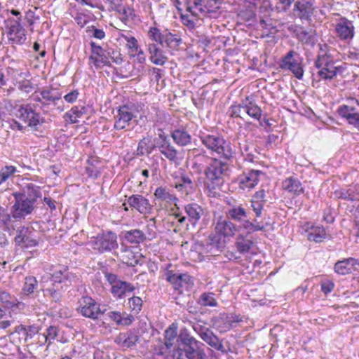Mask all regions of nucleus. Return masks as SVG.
I'll return each mask as SVG.
<instances>
[{"label":"nucleus","mask_w":359,"mask_h":359,"mask_svg":"<svg viewBox=\"0 0 359 359\" xmlns=\"http://www.w3.org/2000/svg\"><path fill=\"white\" fill-rule=\"evenodd\" d=\"M313 4L308 0H299L295 1L293 13L302 21L311 22L314 13Z\"/></svg>","instance_id":"19"},{"label":"nucleus","mask_w":359,"mask_h":359,"mask_svg":"<svg viewBox=\"0 0 359 359\" xmlns=\"http://www.w3.org/2000/svg\"><path fill=\"white\" fill-rule=\"evenodd\" d=\"M158 149L161 154H162L169 161L175 162L177 158V151L172 145L170 142H164L158 145Z\"/></svg>","instance_id":"37"},{"label":"nucleus","mask_w":359,"mask_h":359,"mask_svg":"<svg viewBox=\"0 0 359 359\" xmlns=\"http://www.w3.org/2000/svg\"><path fill=\"white\" fill-rule=\"evenodd\" d=\"M114 118V128L116 130L126 129L133 123L138 124V120L136 119V116L133 109L128 105L120 106L117 109V114Z\"/></svg>","instance_id":"12"},{"label":"nucleus","mask_w":359,"mask_h":359,"mask_svg":"<svg viewBox=\"0 0 359 359\" xmlns=\"http://www.w3.org/2000/svg\"><path fill=\"white\" fill-rule=\"evenodd\" d=\"M187 359H206L203 344L191 335L187 329H181L177 339Z\"/></svg>","instance_id":"2"},{"label":"nucleus","mask_w":359,"mask_h":359,"mask_svg":"<svg viewBox=\"0 0 359 359\" xmlns=\"http://www.w3.org/2000/svg\"><path fill=\"white\" fill-rule=\"evenodd\" d=\"M178 335L176 327H172V326L167 328L165 332V339L170 341H173L175 338L177 340Z\"/></svg>","instance_id":"58"},{"label":"nucleus","mask_w":359,"mask_h":359,"mask_svg":"<svg viewBox=\"0 0 359 359\" xmlns=\"http://www.w3.org/2000/svg\"><path fill=\"white\" fill-rule=\"evenodd\" d=\"M237 230V226L228 218L219 219L215 226V231L217 233L223 236L224 238L233 237Z\"/></svg>","instance_id":"25"},{"label":"nucleus","mask_w":359,"mask_h":359,"mask_svg":"<svg viewBox=\"0 0 359 359\" xmlns=\"http://www.w3.org/2000/svg\"><path fill=\"white\" fill-rule=\"evenodd\" d=\"M117 236L112 231L99 233L91 238L90 244L91 247L100 253L109 252L118 247Z\"/></svg>","instance_id":"10"},{"label":"nucleus","mask_w":359,"mask_h":359,"mask_svg":"<svg viewBox=\"0 0 359 359\" xmlns=\"http://www.w3.org/2000/svg\"><path fill=\"white\" fill-rule=\"evenodd\" d=\"M148 51L150 54V60L155 65H163L168 58L164 51L156 43L148 44Z\"/></svg>","instance_id":"28"},{"label":"nucleus","mask_w":359,"mask_h":359,"mask_svg":"<svg viewBox=\"0 0 359 359\" xmlns=\"http://www.w3.org/2000/svg\"><path fill=\"white\" fill-rule=\"evenodd\" d=\"M13 196L15 198V202L11 208L13 218L18 221L25 219L34 210L35 203L25 198L23 194L14 192Z\"/></svg>","instance_id":"8"},{"label":"nucleus","mask_w":359,"mask_h":359,"mask_svg":"<svg viewBox=\"0 0 359 359\" xmlns=\"http://www.w3.org/2000/svg\"><path fill=\"white\" fill-rule=\"evenodd\" d=\"M260 26L262 29L268 30V34H273L276 32V26H273V24L267 20L262 19L259 22Z\"/></svg>","instance_id":"61"},{"label":"nucleus","mask_w":359,"mask_h":359,"mask_svg":"<svg viewBox=\"0 0 359 359\" xmlns=\"http://www.w3.org/2000/svg\"><path fill=\"white\" fill-rule=\"evenodd\" d=\"M87 112V109L85 106L78 105L73 107L69 111L65 114V116L68 117L72 123H78V118L81 117Z\"/></svg>","instance_id":"40"},{"label":"nucleus","mask_w":359,"mask_h":359,"mask_svg":"<svg viewBox=\"0 0 359 359\" xmlns=\"http://www.w3.org/2000/svg\"><path fill=\"white\" fill-rule=\"evenodd\" d=\"M123 236L128 243L133 245L142 243L147 238V234L142 230L137 229L123 232Z\"/></svg>","instance_id":"31"},{"label":"nucleus","mask_w":359,"mask_h":359,"mask_svg":"<svg viewBox=\"0 0 359 359\" xmlns=\"http://www.w3.org/2000/svg\"><path fill=\"white\" fill-rule=\"evenodd\" d=\"M44 332L48 340V346H50L58 336L59 328L55 325H50L46 329Z\"/></svg>","instance_id":"51"},{"label":"nucleus","mask_w":359,"mask_h":359,"mask_svg":"<svg viewBox=\"0 0 359 359\" xmlns=\"http://www.w3.org/2000/svg\"><path fill=\"white\" fill-rule=\"evenodd\" d=\"M202 144L212 152H215L226 160L233 156L232 149L229 142H227L220 135H203L200 136Z\"/></svg>","instance_id":"4"},{"label":"nucleus","mask_w":359,"mask_h":359,"mask_svg":"<svg viewBox=\"0 0 359 359\" xmlns=\"http://www.w3.org/2000/svg\"><path fill=\"white\" fill-rule=\"evenodd\" d=\"M334 287V284L332 281L326 280L321 283V290L325 294L330 293Z\"/></svg>","instance_id":"62"},{"label":"nucleus","mask_w":359,"mask_h":359,"mask_svg":"<svg viewBox=\"0 0 359 359\" xmlns=\"http://www.w3.org/2000/svg\"><path fill=\"white\" fill-rule=\"evenodd\" d=\"M18 88L25 93H29L32 88V83L29 81H22L18 82Z\"/></svg>","instance_id":"64"},{"label":"nucleus","mask_w":359,"mask_h":359,"mask_svg":"<svg viewBox=\"0 0 359 359\" xmlns=\"http://www.w3.org/2000/svg\"><path fill=\"white\" fill-rule=\"evenodd\" d=\"M6 309H11L12 311L16 313L23 311L25 309V303L17 300H13V298L10 299L4 306Z\"/></svg>","instance_id":"50"},{"label":"nucleus","mask_w":359,"mask_h":359,"mask_svg":"<svg viewBox=\"0 0 359 359\" xmlns=\"http://www.w3.org/2000/svg\"><path fill=\"white\" fill-rule=\"evenodd\" d=\"M229 165L226 162L216 158L211 160V163L205 169V187L210 193L215 194L224 182V176L227 174Z\"/></svg>","instance_id":"1"},{"label":"nucleus","mask_w":359,"mask_h":359,"mask_svg":"<svg viewBox=\"0 0 359 359\" xmlns=\"http://www.w3.org/2000/svg\"><path fill=\"white\" fill-rule=\"evenodd\" d=\"M123 17H122V21H128L129 20H133V17L135 16L134 14V10L128 7V8H123L122 11Z\"/></svg>","instance_id":"63"},{"label":"nucleus","mask_w":359,"mask_h":359,"mask_svg":"<svg viewBox=\"0 0 359 359\" xmlns=\"http://www.w3.org/2000/svg\"><path fill=\"white\" fill-rule=\"evenodd\" d=\"M90 45L91 47V55L89 57V60L93 63L96 68L110 66L111 50H104L94 41H91Z\"/></svg>","instance_id":"15"},{"label":"nucleus","mask_w":359,"mask_h":359,"mask_svg":"<svg viewBox=\"0 0 359 359\" xmlns=\"http://www.w3.org/2000/svg\"><path fill=\"white\" fill-rule=\"evenodd\" d=\"M302 61L303 58L299 54L291 50L282 58L280 67L284 70H289L297 79H302L304 72Z\"/></svg>","instance_id":"9"},{"label":"nucleus","mask_w":359,"mask_h":359,"mask_svg":"<svg viewBox=\"0 0 359 359\" xmlns=\"http://www.w3.org/2000/svg\"><path fill=\"white\" fill-rule=\"evenodd\" d=\"M39 95L34 97V101L39 104V108L43 114L53 111L57 107V102L62 98V93L53 86L45 87L39 92Z\"/></svg>","instance_id":"6"},{"label":"nucleus","mask_w":359,"mask_h":359,"mask_svg":"<svg viewBox=\"0 0 359 359\" xmlns=\"http://www.w3.org/2000/svg\"><path fill=\"white\" fill-rule=\"evenodd\" d=\"M197 303L203 307L211 306L215 307L217 306V302L215 298V294L212 292H203L202 293L197 300Z\"/></svg>","instance_id":"41"},{"label":"nucleus","mask_w":359,"mask_h":359,"mask_svg":"<svg viewBox=\"0 0 359 359\" xmlns=\"http://www.w3.org/2000/svg\"><path fill=\"white\" fill-rule=\"evenodd\" d=\"M314 65L318 69L316 76L318 80L331 81L339 73H342L344 68L341 66L336 67L334 62L327 55H318L315 60Z\"/></svg>","instance_id":"5"},{"label":"nucleus","mask_w":359,"mask_h":359,"mask_svg":"<svg viewBox=\"0 0 359 359\" xmlns=\"http://www.w3.org/2000/svg\"><path fill=\"white\" fill-rule=\"evenodd\" d=\"M15 332L18 333L20 336L24 338L26 342L39 333V327L35 325L25 326L23 325H19L15 327Z\"/></svg>","instance_id":"36"},{"label":"nucleus","mask_w":359,"mask_h":359,"mask_svg":"<svg viewBox=\"0 0 359 359\" xmlns=\"http://www.w3.org/2000/svg\"><path fill=\"white\" fill-rule=\"evenodd\" d=\"M41 290L43 291L45 296H49L53 302H60L62 298V288L60 289L56 284L52 283L51 286L46 288L41 286Z\"/></svg>","instance_id":"39"},{"label":"nucleus","mask_w":359,"mask_h":359,"mask_svg":"<svg viewBox=\"0 0 359 359\" xmlns=\"http://www.w3.org/2000/svg\"><path fill=\"white\" fill-rule=\"evenodd\" d=\"M148 37L162 47L167 48L169 50H177L182 42V38L175 32H172L168 29L161 30L156 27L149 28Z\"/></svg>","instance_id":"3"},{"label":"nucleus","mask_w":359,"mask_h":359,"mask_svg":"<svg viewBox=\"0 0 359 359\" xmlns=\"http://www.w3.org/2000/svg\"><path fill=\"white\" fill-rule=\"evenodd\" d=\"M336 32L341 40H351L354 36V26L353 22L343 18L337 24Z\"/></svg>","instance_id":"23"},{"label":"nucleus","mask_w":359,"mask_h":359,"mask_svg":"<svg viewBox=\"0 0 359 359\" xmlns=\"http://www.w3.org/2000/svg\"><path fill=\"white\" fill-rule=\"evenodd\" d=\"M130 206L137 210L140 213L147 215L151 212L153 205L149 201L140 194H133L128 199Z\"/></svg>","instance_id":"22"},{"label":"nucleus","mask_w":359,"mask_h":359,"mask_svg":"<svg viewBox=\"0 0 359 359\" xmlns=\"http://www.w3.org/2000/svg\"><path fill=\"white\" fill-rule=\"evenodd\" d=\"M171 137L174 142L181 147L187 146L191 142V135L183 126L172 130Z\"/></svg>","instance_id":"26"},{"label":"nucleus","mask_w":359,"mask_h":359,"mask_svg":"<svg viewBox=\"0 0 359 359\" xmlns=\"http://www.w3.org/2000/svg\"><path fill=\"white\" fill-rule=\"evenodd\" d=\"M326 231L323 226H312L307 234V238L311 241L320 243L326 238Z\"/></svg>","instance_id":"38"},{"label":"nucleus","mask_w":359,"mask_h":359,"mask_svg":"<svg viewBox=\"0 0 359 359\" xmlns=\"http://www.w3.org/2000/svg\"><path fill=\"white\" fill-rule=\"evenodd\" d=\"M282 187L284 190L297 196L304 193V188L301 182L294 177L285 179L282 183Z\"/></svg>","instance_id":"32"},{"label":"nucleus","mask_w":359,"mask_h":359,"mask_svg":"<svg viewBox=\"0 0 359 359\" xmlns=\"http://www.w3.org/2000/svg\"><path fill=\"white\" fill-rule=\"evenodd\" d=\"M358 264L359 262L357 259L350 257L336 262L334 269L336 273L346 275L351 273L353 270L355 269V266Z\"/></svg>","instance_id":"27"},{"label":"nucleus","mask_w":359,"mask_h":359,"mask_svg":"<svg viewBox=\"0 0 359 359\" xmlns=\"http://www.w3.org/2000/svg\"><path fill=\"white\" fill-rule=\"evenodd\" d=\"M151 140L150 136L144 137L141 139L137 145L136 154L138 156H147V153L148 151V148L149 144V142Z\"/></svg>","instance_id":"47"},{"label":"nucleus","mask_w":359,"mask_h":359,"mask_svg":"<svg viewBox=\"0 0 359 359\" xmlns=\"http://www.w3.org/2000/svg\"><path fill=\"white\" fill-rule=\"evenodd\" d=\"M175 187L176 189L182 194L186 196L192 194L194 192V188H191L190 187H187V185L182 183L181 182H178L175 183Z\"/></svg>","instance_id":"57"},{"label":"nucleus","mask_w":359,"mask_h":359,"mask_svg":"<svg viewBox=\"0 0 359 359\" xmlns=\"http://www.w3.org/2000/svg\"><path fill=\"white\" fill-rule=\"evenodd\" d=\"M135 287L130 283L123 280L118 282L111 287V293L117 298H123L127 292H132Z\"/></svg>","instance_id":"33"},{"label":"nucleus","mask_w":359,"mask_h":359,"mask_svg":"<svg viewBox=\"0 0 359 359\" xmlns=\"http://www.w3.org/2000/svg\"><path fill=\"white\" fill-rule=\"evenodd\" d=\"M184 212L187 216L176 214V218H177L180 224H184L188 219L189 222L193 226L196 224L203 214V210L201 206L194 203L186 205L184 206Z\"/></svg>","instance_id":"18"},{"label":"nucleus","mask_w":359,"mask_h":359,"mask_svg":"<svg viewBox=\"0 0 359 359\" xmlns=\"http://www.w3.org/2000/svg\"><path fill=\"white\" fill-rule=\"evenodd\" d=\"M15 193L25 195V198L34 203H36L37 198L41 196L40 187L32 183L26 184L20 191H16Z\"/></svg>","instance_id":"34"},{"label":"nucleus","mask_w":359,"mask_h":359,"mask_svg":"<svg viewBox=\"0 0 359 359\" xmlns=\"http://www.w3.org/2000/svg\"><path fill=\"white\" fill-rule=\"evenodd\" d=\"M15 242L22 248L37 246L39 244L38 232L31 226H20L17 230Z\"/></svg>","instance_id":"11"},{"label":"nucleus","mask_w":359,"mask_h":359,"mask_svg":"<svg viewBox=\"0 0 359 359\" xmlns=\"http://www.w3.org/2000/svg\"><path fill=\"white\" fill-rule=\"evenodd\" d=\"M4 33L8 38V43L11 45H22L27 39V31L20 20H13L8 17L4 20Z\"/></svg>","instance_id":"7"},{"label":"nucleus","mask_w":359,"mask_h":359,"mask_svg":"<svg viewBox=\"0 0 359 359\" xmlns=\"http://www.w3.org/2000/svg\"><path fill=\"white\" fill-rule=\"evenodd\" d=\"M194 330L199 335L202 339L210 330L209 327L201 325L198 323L193 325Z\"/></svg>","instance_id":"59"},{"label":"nucleus","mask_w":359,"mask_h":359,"mask_svg":"<svg viewBox=\"0 0 359 359\" xmlns=\"http://www.w3.org/2000/svg\"><path fill=\"white\" fill-rule=\"evenodd\" d=\"M142 300L140 297L133 296L128 299V305L131 311L134 313L137 314L142 309Z\"/></svg>","instance_id":"48"},{"label":"nucleus","mask_w":359,"mask_h":359,"mask_svg":"<svg viewBox=\"0 0 359 359\" xmlns=\"http://www.w3.org/2000/svg\"><path fill=\"white\" fill-rule=\"evenodd\" d=\"M38 287V281L34 276H27L25 278V282L23 287V291L27 294H29L34 292Z\"/></svg>","instance_id":"46"},{"label":"nucleus","mask_w":359,"mask_h":359,"mask_svg":"<svg viewBox=\"0 0 359 359\" xmlns=\"http://www.w3.org/2000/svg\"><path fill=\"white\" fill-rule=\"evenodd\" d=\"M86 31L87 32L90 33L91 36L95 39L102 40L105 37V32L103 31V29H97L94 25L88 27Z\"/></svg>","instance_id":"54"},{"label":"nucleus","mask_w":359,"mask_h":359,"mask_svg":"<svg viewBox=\"0 0 359 359\" xmlns=\"http://www.w3.org/2000/svg\"><path fill=\"white\" fill-rule=\"evenodd\" d=\"M17 171L13 165H6L0 170V184L6 182L11 175Z\"/></svg>","instance_id":"49"},{"label":"nucleus","mask_w":359,"mask_h":359,"mask_svg":"<svg viewBox=\"0 0 359 359\" xmlns=\"http://www.w3.org/2000/svg\"><path fill=\"white\" fill-rule=\"evenodd\" d=\"M226 215L229 219H233L239 222L241 224L240 226L244 229L245 222H247L249 217V213L243 207L236 206L229 209Z\"/></svg>","instance_id":"29"},{"label":"nucleus","mask_w":359,"mask_h":359,"mask_svg":"<svg viewBox=\"0 0 359 359\" xmlns=\"http://www.w3.org/2000/svg\"><path fill=\"white\" fill-rule=\"evenodd\" d=\"M154 196L157 199L166 202L171 201L173 198L172 195L170 194L168 189L163 187H159L156 189Z\"/></svg>","instance_id":"45"},{"label":"nucleus","mask_w":359,"mask_h":359,"mask_svg":"<svg viewBox=\"0 0 359 359\" xmlns=\"http://www.w3.org/2000/svg\"><path fill=\"white\" fill-rule=\"evenodd\" d=\"M251 233L246 232L245 235L239 234L235 243L238 252L241 254L248 252L254 245Z\"/></svg>","instance_id":"30"},{"label":"nucleus","mask_w":359,"mask_h":359,"mask_svg":"<svg viewBox=\"0 0 359 359\" xmlns=\"http://www.w3.org/2000/svg\"><path fill=\"white\" fill-rule=\"evenodd\" d=\"M123 38L127 42L126 46L129 50H130L132 52H137V50H139L140 46L138 45L137 40L135 39V37L133 36H124Z\"/></svg>","instance_id":"53"},{"label":"nucleus","mask_w":359,"mask_h":359,"mask_svg":"<svg viewBox=\"0 0 359 359\" xmlns=\"http://www.w3.org/2000/svg\"><path fill=\"white\" fill-rule=\"evenodd\" d=\"M258 217H255L252 220H250V217H248L247 222H245V225L244 226L245 230L248 231V233H253L259 231H264L265 226L262 224V222H259L257 219Z\"/></svg>","instance_id":"42"},{"label":"nucleus","mask_w":359,"mask_h":359,"mask_svg":"<svg viewBox=\"0 0 359 359\" xmlns=\"http://www.w3.org/2000/svg\"><path fill=\"white\" fill-rule=\"evenodd\" d=\"M194 154V165L198 164L199 165H203V163H207L208 165L209 163H211V160H215V158H210L205 154V151H201L198 149H194L193 150Z\"/></svg>","instance_id":"44"},{"label":"nucleus","mask_w":359,"mask_h":359,"mask_svg":"<svg viewBox=\"0 0 359 359\" xmlns=\"http://www.w3.org/2000/svg\"><path fill=\"white\" fill-rule=\"evenodd\" d=\"M244 105L243 103V104L232 105L230 107L231 116L241 118V111L242 109H244Z\"/></svg>","instance_id":"60"},{"label":"nucleus","mask_w":359,"mask_h":359,"mask_svg":"<svg viewBox=\"0 0 359 359\" xmlns=\"http://www.w3.org/2000/svg\"><path fill=\"white\" fill-rule=\"evenodd\" d=\"M15 116L31 128H36L37 126L45 121L41 114L36 112L30 104H20L16 107Z\"/></svg>","instance_id":"13"},{"label":"nucleus","mask_w":359,"mask_h":359,"mask_svg":"<svg viewBox=\"0 0 359 359\" xmlns=\"http://www.w3.org/2000/svg\"><path fill=\"white\" fill-rule=\"evenodd\" d=\"M148 239L151 240L156 237V218L153 217L149 219V224L147 225Z\"/></svg>","instance_id":"56"},{"label":"nucleus","mask_w":359,"mask_h":359,"mask_svg":"<svg viewBox=\"0 0 359 359\" xmlns=\"http://www.w3.org/2000/svg\"><path fill=\"white\" fill-rule=\"evenodd\" d=\"M262 172L258 170H250L243 172L238 177L236 182L240 189L245 191L250 190L255 187L259 181V176Z\"/></svg>","instance_id":"17"},{"label":"nucleus","mask_w":359,"mask_h":359,"mask_svg":"<svg viewBox=\"0 0 359 359\" xmlns=\"http://www.w3.org/2000/svg\"><path fill=\"white\" fill-rule=\"evenodd\" d=\"M201 339L217 351L222 353H227L223 346L222 340H220L218 337L214 334L212 330H210Z\"/></svg>","instance_id":"35"},{"label":"nucleus","mask_w":359,"mask_h":359,"mask_svg":"<svg viewBox=\"0 0 359 359\" xmlns=\"http://www.w3.org/2000/svg\"><path fill=\"white\" fill-rule=\"evenodd\" d=\"M337 112L349 124L359 130V112L355 107L344 104L338 108Z\"/></svg>","instance_id":"24"},{"label":"nucleus","mask_w":359,"mask_h":359,"mask_svg":"<svg viewBox=\"0 0 359 359\" xmlns=\"http://www.w3.org/2000/svg\"><path fill=\"white\" fill-rule=\"evenodd\" d=\"M251 207L252 210L255 213L256 217H260L262 215V210L264 205V203L251 199Z\"/></svg>","instance_id":"55"},{"label":"nucleus","mask_w":359,"mask_h":359,"mask_svg":"<svg viewBox=\"0 0 359 359\" xmlns=\"http://www.w3.org/2000/svg\"><path fill=\"white\" fill-rule=\"evenodd\" d=\"M167 359H184V352L176 341V347L166 355Z\"/></svg>","instance_id":"52"},{"label":"nucleus","mask_w":359,"mask_h":359,"mask_svg":"<svg viewBox=\"0 0 359 359\" xmlns=\"http://www.w3.org/2000/svg\"><path fill=\"white\" fill-rule=\"evenodd\" d=\"M53 283H64L65 286L72 285L79 280L78 276L70 271L67 266H60L51 275Z\"/></svg>","instance_id":"20"},{"label":"nucleus","mask_w":359,"mask_h":359,"mask_svg":"<svg viewBox=\"0 0 359 359\" xmlns=\"http://www.w3.org/2000/svg\"><path fill=\"white\" fill-rule=\"evenodd\" d=\"M140 333L137 329H130L119 333L114 342L123 348H132L139 341Z\"/></svg>","instance_id":"21"},{"label":"nucleus","mask_w":359,"mask_h":359,"mask_svg":"<svg viewBox=\"0 0 359 359\" xmlns=\"http://www.w3.org/2000/svg\"><path fill=\"white\" fill-rule=\"evenodd\" d=\"M244 110L248 115L255 120L259 121L262 116V110L252 102H250L248 104H245Z\"/></svg>","instance_id":"43"},{"label":"nucleus","mask_w":359,"mask_h":359,"mask_svg":"<svg viewBox=\"0 0 359 359\" xmlns=\"http://www.w3.org/2000/svg\"><path fill=\"white\" fill-rule=\"evenodd\" d=\"M166 280L172 285L179 294H182L184 288L187 289L193 285L191 277L187 273H176L172 271L165 273Z\"/></svg>","instance_id":"16"},{"label":"nucleus","mask_w":359,"mask_h":359,"mask_svg":"<svg viewBox=\"0 0 359 359\" xmlns=\"http://www.w3.org/2000/svg\"><path fill=\"white\" fill-rule=\"evenodd\" d=\"M78 311L82 316L91 319H97L98 315L102 313L100 305L95 299L89 296H83L79 300Z\"/></svg>","instance_id":"14"}]
</instances>
